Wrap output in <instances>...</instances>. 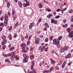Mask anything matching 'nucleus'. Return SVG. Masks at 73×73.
Listing matches in <instances>:
<instances>
[{"mask_svg":"<svg viewBox=\"0 0 73 73\" xmlns=\"http://www.w3.org/2000/svg\"><path fill=\"white\" fill-rule=\"evenodd\" d=\"M46 9V11H47L48 12H51V11H52V10L50 9H49L47 8Z\"/></svg>","mask_w":73,"mask_h":73,"instance_id":"4be33fe9","label":"nucleus"},{"mask_svg":"<svg viewBox=\"0 0 73 73\" xmlns=\"http://www.w3.org/2000/svg\"><path fill=\"white\" fill-rule=\"evenodd\" d=\"M32 36L31 35H30L29 37L28 40H30L31 39V37H32Z\"/></svg>","mask_w":73,"mask_h":73,"instance_id":"09e8293b","label":"nucleus"},{"mask_svg":"<svg viewBox=\"0 0 73 73\" xmlns=\"http://www.w3.org/2000/svg\"><path fill=\"white\" fill-rule=\"evenodd\" d=\"M71 22H73V16H72L71 19Z\"/></svg>","mask_w":73,"mask_h":73,"instance_id":"a18cd8bd","label":"nucleus"},{"mask_svg":"<svg viewBox=\"0 0 73 73\" xmlns=\"http://www.w3.org/2000/svg\"><path fill=\"white\" fill-rule=\"evenodd\" d=\"M15 14V12L14 11H12V16H14Z\"/></svg>","mask_w":73,"mask_h":73,"instance_id":"bb28decb","label":"nucleus"},{"mask_svg":"<svg viewBox=\"0 0 73 73\" xmlns=\"http://www.w3.org/2000/svg\"><path fill=\"white\" fill-rule=\"evenodd\" d=\"M68 25L67 24H65L64 25H63L62 27L63 28H66L67 27Z\"/></svg>","mask_w":73,"mask_h":73,"instance_id":"7c9ffc66","label":"nucleus"},{"mask_svg":"<svg viewBox=\"0 0 73 73\" xmlns=\"http://www.w3.org/2000/svg\"><path fill=\"white\" fill-rule=\"evenodd\" d=\"M15 57V56H11V59L12 60H14L15 59L14 58Z\"/></svg>","mask_w":73,"mask_h":73,"instance_id":"412c9836","label":"nucleus"},{"mask_svg":"<svg viewBox=\"0 0 73 73\" xmlns=\"http://www.w3.org/2000/svg\"><path fill=\"white\" fill-rule=\"evenodd\" d=\"M48 48L47 47L46 48H45V49H44V51H45V52H47L48 51Z\"/></svg>","mask_w":73,"mask_h":73,"instance_id":"4d7b16f0","label":"nucleus"},{"mask_svg":"<svg viewBox=\"0 0 73 73\" xmlns=\"http://www.w3.org/2000/svg\"><path fill=\"white\" fill-rule=\"evenodd\" d=\"M64 67H65V65H64V64H62V68H64Z\"/></svg>","mask_w":73,"mask_h":73,"instance_id":"69168bd1","label":"nucleus"},{"mask_svg":"<svg viewBox=\"0 0 73 73\" xmlns=\"http://www.w3.org/2000/svg\"><path fill=\"white\" fill-rule=\"evenodd\" d=\"M18 4H19V7H20V8H22L23 7V5L21 2L18 1Z\"/></svg>","mask_w":73,"mask_h":73,"instance_id":"7ed1b4c3","label":"nucleus"},{"mask_svg":"<svg viewBox=\"0 0 73 73\" xmlns=\"http://www.w3.org/2000/svg\"><path fill=\"white\" fill-rule=\"evenodd\" d=\"M18 25H19V23H16L15 25L14 28H16L18 26Z\"/></svg>","mask_w":73,"mask_h":73,"instance_id":"6ab92c4d","label":"nucleus"},{"mask_svg":"<svg viewBox=\"0 0 73 73\" xmlns=\"http://www.w3.org/2000/svg\"><path fill=\"white\" fill-rule=\"evenodd\" d=\"M22 52H23V53H27V51H26V50H22Z\"/></svg>","mask_w":73,"mask_h":73,"instance_id":"72a5a7b5","label":"nucleus"},{"mask_svg":"<svg viewBox=\"0 0 73 73\" xmlns=\"http://www.w3.org/2000/svg\"><path fill=\"white\" fill-rule=\"evenodd\" d=\"M26 60V59L25 58L23 59L24 62L25 63V62H27V60Z\"/></svg>","mask_w":73,"mask_h":73,"instance_id":"58836bf2","label":"nucleus"},{"mask_svg":"<svg viewBox=\"0 0 73 73\" xmlns=\"http://www.w3.org/2000/svg\"><path fill=\"white\" fill-rule=\"evenodd\" d=\"M34 50V48H31L30 49V51H31V50Z\"/></svg>","mask_w":73,"mask_h":73,"instance_id":"13d9d810","label":"nucleus"},{"mask_svg":"<svg viewBox=\"0 0 73 73\" xmlns=\"http://www.w3.org/2000/svg\"><path fill=\"white\" fill-rule=\"evenodd\" d=\"M29 44H30V42L29 41H28L27 42V45H29Z\"/></svg>","mask_w":73,"mask_h":73,"instance_id":"5fc2aeb1","label":"nucleus"},{"mask_svg":"<svg viewBox=\"0 0 73 73\" xmlns=\"http://www.w3.org/2000/svg\"><path fill=\"white\" fill-rule=\"evenodd\" d=\"M44 41L45 42H48V38H45Z\"/></svg>","mask_w":73,"mask_h":73,"instance_id":"49530a36","label":"nucleus"},{"mask_svg":"<svg viewBox=\"0 0 73 73\" xmlns=\"http://www.w3.org/2000/svg\"><path fill=\"white\" fill-rule=\"evenodd\" d=\"M11 56H15V54H14V52H12L11 53Z\"/></svg>","mask_w":73,"mask_h":73,"instance_id":"3c124183","label":"nucleus"},{"mask_svg":"<svg viewBox=\"0 0 73 73\" xmlns=\"http://www.w3.org/2000/svg\"><path fill=\"white\" fill-rule=\"evenodd\" d=\"M38 6L40 7V8H42L43 7V6L42 5V4L40 3L38 4Z\"/></svg>","mask_w":73,"mask_h":73,"instance_id":"0eeeda50","label":"nucleus"},{"mask_svg":"<svg viewBox=\"0 0 73 73\" xmlns=\"http://www.w3.org/2000/svg\"><path fill=\"white\" fill-rule=\"evenodd\" d=\"M17 16V15H15L14 16V17L13 18V21H15V20H16V18Z\"/></svg>","mask_w":73,"mask_h":73,"instance_id":"2eb2a0df","label":"nucleus"},{"mask_svg":"<svg viewBox=\"0 0 73 73\" xmlns=\"http://www.w3.org/2000/svg\"><path fill=\"white\" fill-rule=\"evenodd\" d=\"M4 23H0V26H4Z\"/></svg>","mask_w":73,"mask_h":73,"instance_id":"a19ab883","label":"nucleus"},{"mask_svg":"<svg viewBox=\"0 0 73 73\" xmlns=\"http://www.w3.org/2000/svg\"><path fill=\"white\" fill-rule=\"evenodd\" d=\"M60 17V16L57 15L55 17V19H58Z\"/></svg>","mask_w":73,"mask_h":73,"instance_id":"4c0bfd02","label":"nucleus"},{"mask_svg":"<svg viewBox=\"0 0 73 73\" xmlns=\"http://www.w3.org/2000/svg\"><path fill=\"white\" fill-rule=\"evenodd\" d=\"M42 45L41 46H40L39 48V50H41V48H42Z\"/></svg>","mask_w":73,"mask_h":73,"instance_id":"680f3d73","label":"nucleus"},{"mask_svg":"<svg viewBox=\"0 0 73 73\" xmlns=\"http://www.w3.org/2000/svg\"><path fill=\"white\" fill-rule=\"evenodd\" d=\"M69 37L70 38H72L73 37V35H71V34H69V35H68Z\"/></svg>","mask_w":73,"mask_h":73,"instance_id":"c85d7f7f","label":"nucleus"},{"mask_svg":"<svg viewBox=\"0 0 73 73\" xmlns=\"http://www.w3.org/2000/svg\"><path fill=\"white\" fill-rule=\"evenodd\" d=\"M52 70H53V67L51 68H50V71L51 72H52Z\"/></svg>","mask_w":73,"mask_h":73,"instance_id":"79ce46f5","label":"nucleus"},{"mask_svg":"<svg viewBox=\"0 0 73 73\" xmlns=\"http://www.w3.org/2000/svg\"><path fill=\"white\" fill-rule=\"evenodd\" d=\"M71 63H72V62H70L68 64V66H70V64H71Z\"/></svg>","mask_w":73,"mask_h":73,"instance_id":"bf43d9fd","label":"nucleus"},{"mask_svg":"<svg viewBox=\"0 0 73 73\" xmlns=\"http://www.w3.org/2000/svg\"><path fill=\"white\" fill-rule=\"evenodd\" d=\"M39 42H40V39L39 38H37L35 40V44H39Z\"/></svg>","mask_w":73,"mask_h":73,"instance_id":"f03ea898","label":"nucleus"},{"mask_svg":"<svg viewBox=\"0 0 73 73\" xmlns=\"http://www.w3.org/2000/svg\"><path fill=\"white\" fill-rule=\"evenodd\" d=\"M44 50V48H42L41 50V51L42 52V51H43Z\"/></svg>","mask_w":73,"mask_h":73,"instance_id":"774afa93","label":"nucleus"},{"mask_svg":"<svg viewBox=\"0 0 73 73\" xmlns=\"http://www.w3.org/2000/svg\"><path fill=\"white\" fill-rule=\"evenodd\" d=\"M26 5H27L28 6H30V5L29 4V1H27L26 2Z\"/></svg>","mask_w":73,"mask_h":73,"instance_id":"a878e982","label":"nucleus"},{"mask_svg":"<svg viewBox=\"0 0 73 73\" xmlns=\"http://www.w3.org/2000/svg\"><path fill=\"white\" fill-rule=\"evenodd\" d=\"M53 16V14H49L47 16V18L49 19V18H50V17H52Z\"/></svg>","mask_w":73,"mask_h":73,"instance_id":"6e6552de","label":"nucleus"},{"mask_svg":"<svg viewBox=\"0 0 73 73\" xmlns=\"http://www.w3.org/2000/svg\"><path fill=\"white\" fill-rule=\"evenodd\" d=\"M60 9H59L57 10L56 12H60Z\"/></svg>","mask_w":73,"mask_h":73,"instance_id":"e2e57ef3","label":"nucleus"},{"mask_svg":"<svg viewBox=\"0 0 73 73\" xmlns=\"http://www.w3.org/2000/svg\"><path fill=\"white\" fill-rule=\"evenodd\" d=\"M5 61L6 62H10V61L8 60V59H6L5 60Z\"/></svg>","mask_w":73,"mask_h":73,"instance_id":"473e14b6","label":"nucleus"},{"mask_svg":"<svg viewBox=\"0 0 73 73\" xmlns=\"http://www.w3.org/2000/svg\"><path fill=\"white\" fill-rule=\"evenodd\" d=\"M26 5H27L28 6H30V5L29 4V1H27L26 2Z\"/></svg>","mask_w":73,"mask_h":73,"instance_id":"393cba45","label":"nucleus"},{"mask_svg":"<svg viewBox=\"0 0 73 73\" xmlns=\"http://www.w3.org/2000/svg\"><path fill=\"white\" fill-rule=\"evenodd\" d=\"M67 9V8H66L65 9H64L63 10V11H66V9Z\"/></svg>","mask_w":73,"mask_h":73,"instance_id":"338daca9","label":"nucleus"},{"mask_svg":"<svg viewBox=\"0 0 73 73\" xmlns=\"http://www.w3.org/2000/svg\"><path fill=\"white\" fill-rule=\"evenodd\" d=\"M7 42V40H3L1 44L3 45H5V44H6V43Z\"/></svg>","mask_w":73,"mask_h":73,"instance_id":"423d86ee","label":"nucleus"},{"mask_svg":"<svg viewBox=\"0 0 73 73\" xmlns=\"http://www.w3.org/2000/svg\"><path fill=\"white\" fill-rule=\"evenodd\" d=\"M70 31H72V29H70L69 28H68L67 29L66 31L67 32H69Z\"/></svg>","mask_w":73,"mask_h":73,"instance_id":"ddd939ff","label":"nucleus"},{"mask_svg":"<svg viewBox=\"0 0 73 73\" xmlns=\"http://www.w3.org/2000/svg\"><path fill=\"white\" fill-rule=\"evenodd\" d=\"M53 44H54V45H56V43H57V42H56V39H54L53 40Z\"/></svg>","mask_w":73,"mask_h":73,"instance_id":"9d476101","label":"nucleus"},{"mask_svg":"<svg viewBox=\"0 0 73 73\" xmlns=\"http://www.w3.org/2000/svg\"><path fill=\"white\" fill-rule=\"evenodd\" d=\"M49 72L48 70H45L43 72V73H48Z\"/></svg>","mask_w":73,"mask_h":73,"instance_id":"c9c22d12","label":"nucleus"},{"mask_svg":"<svg viewBox=\"0 0 73 73\" xmlns=\"http://www.w3.org/2000/svg\"><path fill=\"white\" fill-rule=\"evenodd\" d=\"M35 72V70H33V72H32V71L30 72V70H29L27 71L28 73H33Z\"/></svg>","mask_w":73,"mask_h":73,"instance_id":"1a4fd4ad","label":"nucleus"},{"mask_svg":"<svg viewBox=\"0 0 73 73\" xmlns=\"http://www.w3.org/2000/svg\"><path fill=\"white\" fill-rule=\"evenodd\" d=\"M69 34H70V35H73V31L72 32H70L69 33Z\"/></svg>","mask_w":73,"mask_h":73,"instance_id":"8fccbe9b","label":"nucleus"},{"mask_svg":"<svg viewBox=\"0 0 73 73\" xmlns=\"http://www.w3.org/2000/svg\"><path fill=\"white\" fill-rule=\"evenodd\" d=\"M15 58L16 60H19V58L18 57H15Z\"/></svg>","mask_w":73,"mask_h":73,"instance_id":"6e6d98bb","label":"nucleus"},{"mask_svg":"<svg viewBox=\"0 0 73 73\" xmlns=\"http://www.w3.org/2000/svg\"><path fill=\"white\" fill-rule=\"evenodd\" d=\"M51 23H53L54 22V21H55V20H54V19H51Z\"/></svg>","mask_w":73,"mask_h":73,"instance_id":"dca6fc26","label":"nucleus"},{"mask_svg":"<svg viewBox=\"0 0 73 73\" xmlns=\"http://www.w3.org/2000/svg\"><path fill=\"white\" fill-rule=\"evenodd\" d=\"M65 51V49H64V48L62 49L61 52V53H63V52H64V51Z\"/></svg>","mask_w":73,"mask_h":73,"instance_id":"b1692460","label":"nucleus"},{"mask_svg":"<svg viewBox=\"0 0 73 73\" xmlns=\"http://www.w3.org/2000/svg\"><path fill=\"white\" fill-rule=\"evenodd\" d=\"M65 50H67L68 49V47L66 46H65V47L64 48Z\"/></svg>","mask_w":73,"mask_h":73,"instance_id":"c756f323","label":"nucleus"},{"mask_svg":"<svg viewBox=\"0 0 73 73\" xmlns=\"http://www.w3.org/2000/svg\"><path fill=\"white\" fill-rule=\"evenodd\" d=\"M8 15L9 16H10L11 15V13H10L9 11H8Z\"/></svg>","mask_w":73,"mask_h":73,"instance_id":"c03bdc74","label":"nucleus"},{"mask_svg":"<svg viewBox=\"0 0 73 73\" xmlns=\"http://www.w3.org/2000/svg\"><path fill=\"white\" fill-rule=\"evenodd\" d=\"M23 5L24 7H28L27 5L25 3H23Z\"/></svg>","mask_w":73,"mask_h":73,"instance_id":"5701e85b","label":"nucleus"},{"mask_svg":"<svg viewBox=\"0 0 73 73\" xmlns=\"http://www.w3.org/2000/svg\"><path fill=\"white\" fill-rule=\"evenodd\" d=\"M4 19V17H1L0 18V20L1 21H3Z\"/></svg>","mask_w":73,"mask_h":73,"instance_id":"864d4df0","label":"nucleus"},{"mask_svg":"<svg viewBox=\"0 0 73 73\" xmlns=\"http://www.w3.org/2000/svg\"><path fill=\"white\" fill-rule=\"evenodd\" d=\"M7 7H8V8H9V7H10V3L9 2H7Z\"/></svg>","mask_w":73,"mask_h":73,"instance_id":"aec40b11","label":"nucleus"},{"mask_svg":"<svg viewBox=\"0 0 73 73\" xmlns=\"http://www.w3.org/2000/svg\"><path fill=\"white\" fill-rule=\"evenodd\" d=\"M57 23V21H54V24H56Z\"/></svg>","mask_w":73,"mask_h":73,"instance_id":"052dcab7","label":"nucleus"},{"mask_svg":"<svg viewBox=\"0 0 73 73\" xmlns=\"http://www.w3.org/2000/svg\"><path fill=\"white\" fill-rule=\"evenodd\" d=\"M52 64H54V63H55V61L53 60V59H51L50 60Z\"/></svg>","mask_w":73,"mask_h":73,"instance_id":"f8f14e48","label":"nucleus"},{"mask_svg":"<svg viewBox=\"0 0 73 73\" xmlns=\"http://www.w3.org/2000/svg\"><path fill=\"white\" fill-rule=\"evenodd\" d=\"M21 47H23V48H25L26 47V44H22L21 45Z\"/></svg>","mask_w":73,"mask_h":73,"instance_id":"9b49d317","label":"nucleus"},{"mask_svg":"<svg viewBox=\"0 0 73 73\" xmlns=\"http://www.w3.org/2000/svg\"><path fill=\"white\" fill-rule=\"evenodd\" d=\"M62 36H60L59 37H58V39L59 40H60L62 39Z\"/></svg>","mask_w":73,"mask_h":73,"instance_id":"e433bc0d","label":"nucleus"},{"mask_svg":"<svg viewBox=\"0 0 73 73\" xmlns=\"http://www.w3.org/2000/svg\"><path fill=\"white\" fill-rule=\"evenodd\" d=\"M2 39L3 40H5L6 39V36H3L2 37Z\"/></svg>","mask_w":73,"mask_h":73,"instance_id":"37998d69","label":"nucleus"},{"mask_svg":"<svg viewBox=\"0 0 73 73\" xmlns=\"http://www.w3.org/2000/svg\"><path fill=\"white\" fill-rule=\"evenodd\" d=\"M15 49V47L13 46V47H12L10 48H9V50H12L13 49Z\"/></svg>","mask_w":73,"mask_h":73,"instance_id":"2f4dec72","label":"nucleus"},{"mask_svg":"<svg viewBox=\"0 0 73 73\" xmlns=\"http://www.w3.org/2000/svg\"><path fill=\"white\" fill-rule=\"evenodd\" d=\"M73 10L72 9H71L69 11V13H73Z\"/></svg>","mask_w":73,"mask_h":73,"instance_id":"cd10ccee","label":"nucleus"},{"mask_svg":"<svg viewBox=\"0 0 73 73\" xmlns=\"http://www.w3.org/2000/svg\"><path fill=\"white\" fill-rule=\"evenodd\" d=\"M8 56H11V54H7V57H8Z\"/></svg>","mask_w":73,"mask_h":73,"instance_id":"0e129e2a","label":"nucleus"},{"mask_svg":"<svg viewBox=\"0 0 73 73\" xmlns=\"http://www.w3.org/2000/svg\"><path fill=\"white\" fill-rule=\"evenodd\" d=\"M55 69L58 70H59V68L58 66L56 67H55Z\"/></svg>","mask_w":73,"mask_h":73,"instance_id":"603ef678","label":"nucleus"},{"mask_svg":"<svg viewBox=\"0 0 73 73\" xmlns=\"http://www.w3.org/2000/svg\"><path fill=\"white\" fill-rule=\"evenodd\" d=\"M34 58V56L32 55L30 56V59L31 60H33Z\"/></svg>","mask_w":73,"mask_h":73,"instance_id":"f3484780","label":"nucleus"},{"mask_svg":"<svg viewBox=\"0 0 73 73\" xmlns=\"http://www.w3.org/2000/svg\"><path fill=\"white\" fill-rule=\"evenodd\" d=\"M44 26H45L46 28H49V25L46 23L44 24Z\"/></svg>","mask_w":73,"mask_h":73,"instance_id":"4468645a","label":"nucleus"},{"mask_svg":"<svg viewBox=\"0 0 73 73\" xmlns=\"http://www.w3.org/2000/svg\"><path fill=\"white\" fill-rule=\"evenodd\" d=\"M52 38H53V36H50L49 38L50 40L52 41Z\"/></svg>","mask_w":73,"mask_h":73,"instance_id":"f704fd0d","label":"nucleus"},{"mask_svg":"<svg viewBox=\"0 0 73 73\" xmlns=\"http://www.w3.org/2000/svg\"><path fill=\"white\" fill-rule=\"evenodd\" d=\"M59 44H60V42L59 41H57V42H56V43L57 46H58V45H59Z\"/></svg>","mask_w":73,"mask_h":73,"instance_id":"ea45409f","label":"nucleus"},{"mask_svg":"<svg viewBox=\"0 0 73 73\" xmlns=\"http://www.w3.org/2000/svg\"><path fill=\"white\" fill-rule=\"evenodd\" d=\"M30 25L29 27V28H32L34 26V22H33L30 23Z\"/></svg>","mask_w":73,"mask_h":73,"instance_id":"39448f33","label":"nucleus"},{"mask_svg":"<svg viewBox=\"0 0 73 73\" xmlns=\"http://www.w3.org/2000/svg\"><path fill=\"white\" fill-rule=\"evenodd\" d=\"M41 21H42V19H40L38 21V22H39L40 23V22H41Z\"/></svg>","mask_w":73,"mask_h":73,"instance_id":"de8ad7c7","label":"nucleus"},{"mask_svg":"<svg viewBox=\"0 0 73 73\" xmlns=\"http://www.w3.org/2000/svg\"><path fill=\"white\" fill-rule=\"evenodd\" d=\"M8 15L6 14L4 16L5 20L4 21V25L5 26H6L7 25V23L8 21Z\"/></svg>","mask_w":73,"mask_h":73,"instance_id":"f257e3e1","label":"nucleus"},{"mask_svg":"<svg viewBox=\"0 0 73 73\" xmlns=\"http://www.w3.org/2000/svg\"><path fill=\"white\" fill-rule=\"evenodd\" d=\"M23 56L25 58H28V56L26 54H23Z\"/></svg>","mask_w":73,"mask_h":73,"instance_id":"a211bd4d","label":"nucleus"},{"mask_svg":"<svg viewBox=\"0 0 73 73\" xmlns=\"http://www.w3.org/2000/svg\"><path fill=\"white\" fill-rule=\"evenodd\" d=\"M71 56V54H69L67 56H65L66 58H70Z\"/></svg>","mask_w":73,"mask_h":73,"instance_id":"20e7f679","label":"nucleus"}]
</instances>
